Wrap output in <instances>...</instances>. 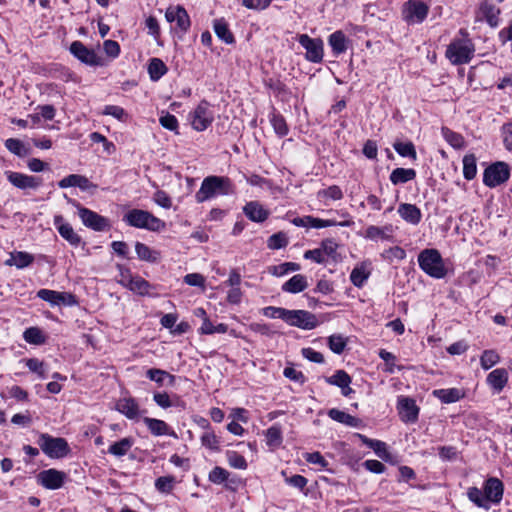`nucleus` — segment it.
<instances>
[{
  "label": "nucleus",
  "instance_id": "obj_13",
  "mask_svg": "<svg viewBox=\"0 0 512 512\" xmlns=\"http://www.w3.org/2000/svg\"><path fill=\"white\" fill-rule=\"evenodd\" d=\"M299 43L306 50V59L313 63H319L323 59V41L319 38H311L307 34H301Z\"/></svg>",
  "mask_w": 512,
  "mask_h": 512
},
{
  "label": "nucleus",
  "instance_id": "obj_63",
  "mask_svg": "<svg viewBox=\"0 0 512 512\" xmlns=\"http://www.w3.org/2000/svg\"><path fill=\"white\" fill-rule=\"evenodd\" d=\"M154 402L161 408L167 409L173 406L170 396L166 392H156L153 395Z\"/></svg>",
  "mask_w": 512,
  "mask_h": 512
},
{
  "label": "nucleus",
  "instance_id": "obj_45",
  "mask_svg": "<svg viewBox=\"0 0 512 512\" xmlns=\"http://www.w3.org/2000/svg\"><path fill=\"white\" fill-rule=\"evenodd\" d=\"M300 265L294 262H285L279 265L271 266L269 272L275 276H283L290 272L298 271Z\"/></svg>",
  "mask_w": 512,
  "mask_h": 512
},
{
  "label": "nucleus",
  "instance_id": "obj_47",
  "mask_svg": "<svg viewBox=\"0 0 512 512\" xmlns=\"http://www.w3.org/2000/svg\"><path fill=\"white\" fill-rule=\"evenodd\" d=\"M442 134L445 140L454 148L460 149L465 145L464 138L462 135L453 132L447 128L442 129Z\"/></svg>",
  "mask_w": 512,
  "mask_h": 512
},
{
  "label": "nucleus",
  "instance_id": "obj_20",
  "mask_svg": "<svg viewBox=\"0 0 512 512\" xmlns=\"http://www.w3.org/2000/svg\"><path fill=\"white\" fill-rule=\"evenodd\" d=\"M116 410L130 420H137L140 417V407L136 399L123 397L116 402Z\"/></svg>",
  "mask_w": 512,
  "mask_h": 512
},
{
  "label": "nucleus",
  "instance_id": "obj_60",
  "mask_svg": "<svg viewBox=\"0 0 512 512\" xmlns=\"http://www.w3.org/2000/svg\"><path fill=\"white\" fill-rule=\"evenodd\" d=\"M184 282L189 286L205 288V278L199 273H190L184 276Z\"/></svg>",
  "mask_w": 512,
  "mask_h": 512
},
{
  "label": "nucleus",
  "instance_id": "obj_18",
  "mask_svg": "<svg viewBox=\"0 0 512 512\" xmlns=\"http://www.w3.org/2000/svg\"><path fill=\"white\" fill-rule=\"evenodd\" d=\"M165 18L168 22L176 23V26L182 31H187L190 27V18L187 11L182 6H170L165 12Z\"/></svg>",
  "mask_w": 512,
  "mask_h": 512
},
{
  "label": "nucleus",
  "instance_id": "obj_3",
  "mask_svg": "<svg viewBox=\"0 0 512 512\" xmlns=\"http://www.w3.org/2000/svg\"><path fill=\"white\" fill-rule=\"evenodd\" d=\"M463 36L459 39H453L446 49V57L453 65L469 63L475 52V46L468 34L464 30H460Z\"/></svg>",
  "mask_w": 512,
  "mask_h": 512
},
{
  "label": "nucleus",
  "instance_id": "obj_11",
  "mask_svg": "<svg viewBox=\"0 0 512 512\" xmlns=\"http://www.w3.org/2000/svg\"><path fill=\"white\" fill-rule=\"evenodd\" d=\"M37 297L50 303L52 306H75L78 304L76 296L70 292H59L49 289H40Z\"/></svg>",
  "mask_w": 512,
  "mask_h": 512
},
{
  "label": "nucleus",
  "instance_id": "obj_25",
  "mask_svg": "<svg viewBox=\"0 0 512 512\" xmlns=\"http://www.w3.org/2000/svg\"><path fill=\"white\" fill-rule=\"evenodd\" d=\"M398 213L406 222L416 225L421 221V211L413 204L403 203L398 207Z\"/></svg>",
  "mask_w": 512,
  "mask_h": 512
},
{
  "label": "nucleus",
  "instance_id": "obj_36",
  "mask_svg": "<svg viewBox=\"0 0 512 512\" xmlns=\"http://www.w3.org/2000/svg\"><path fill=\"white\" fill-rule=\"evenodd\" d=\"M204 422H205L204 427L207 428V430L201 436L202 445L210 450L219 451V446H220L219 438L216 436L214 431L210 429V425H209L208 421L204 420Z\"/></svg>",
  "mask_w": 512,
  "mask_h": 512
},
{
  "label": "nucleus",
  "instance_id": "obj_12",
  "mask_svg": "<svg viewBox=\"0 0 512 512\" xmlns=\"http://www.w3.org/2000/svg\"><path fill=\"white\" fill-rule=\"evenodd\" d=\"M510 169L505 162L490 165L484 172V183L489 187H496L509 179Z\"/></svg>",
  "mask_w": 512,
  "mask_h": 512
},
{
  "label": "nucleus",
  "instance_id": "obj_23",
  "mask_svg": "<svg viewBox=\"0 0 512 512\" xmlns=\"http://www.w3.org/2000/svg\"><path fill=\"white\" fill-rule=\"evenodd\" d=\"M244 214L254 222H263L269 216V211L258 201H250L243 207Z\"/></svg>",
  "mask_w": 512,
  "mask_h": 512
},
{
  "label": "nucleus",
  "instance_id": "obj_35",
  "mask_svg": "<svg viewBox=\"0 0 512 512\" xmlns=\"http://www.w3.org/2000/svg\"><path fill=\"white\" fill-rule=\"evenodd\" d=\"M352 224H353V221L351 219H348V220L338 223L334 220H330V219L324 220V219L316 218V217L309 215L308 228L321 229V228H326V227H331V226H336V225H339L342 227H349Z\"/></svg>",
  "mask_w": 512,
  "mask_h": 512
},
{
  "label": "nucleus",
  "instance_id": "obj_46",
  "mask_svg": "<svg viewBox=\"0 0 512 512\" xmlns=\"http://www.w3.org/2000/svg\"><path fill=\"white\" fill-rule=\"evenodd\" d=\"M176 483L174 476H161L156 479L155 487L161 493H170Z\"/></svg>",
  "mask_w": 512,
  "mask_h": 512
},
{
  "label": "nucleus",
  "instance_id": "obj_44",
  "mask_svg": "<svg viewBox=\"0 0 512 512\" xmlns=\"http://www.w3.org/2000/svg\"><path fill=\"white\" fill-rule=\"evenodd\" d=\"M500 361V356L495 350H485L480 357V364L484 370H488Z\"/></svg>",
  "mask_w": 512,
  "mask_h": 512
},
{
  "label": "nucleus",
  "instance_id": "obj_61",
  "mask_svg": "<svg viewBox=\"0 0 512 512\" xmlns=\"http://www.w3.org/2000/svg\"><path fill=\"white\" fill-rule=\"evenodd\" d=\"M159 122L164 128L170 131H177L178 129V120L174 115L170 113L162 115L159 119Z\"/></svg>",
  "mask_w": 512,
  "mask_h": 512
},
{
  "label": "nucleus",
  "instance_id": "obj_8",
  "mask_svg": "<svg viewBox=\"0 0 512 512\" xmlns=\"http://www.w3.org/2000/svg\"><path fill=\"white\" fill-rule=\"evenodd\" d=\"M73 205L77 208L78 216L84 226L95 231H105L110 228V223L107 218L88 208L82 207L75 201H73Z\"/></svg>",
  "mask_w": 512,
  "mask_h": 512
},
{
  "label": "nucleus",
  "instance_id": "obj_54",
  "mask_svg": "<svg viewBox=\"0 0 512 512\" xmlns=\"http://www.w3.org/2000/svg\"><path fill=\"white\" fill-rule=\"evenodd\" d=\"M5 147L13 154L17 156H25L26 155V148L24 144L14 138H9L5 141Z\"/></svg>",
  "mask_w": 512,
  "mask_h": 512
},
{
  "label": "nucleus",
  "instance_id": "obj_2",
  "mask_svg": "<svg viewBox=\"0 0 512 512\" xmlns=\"http://www.w3.org/2000/svg\"><path fill=\"white\" fill-rule=\"evenodd\" d=\"M233 185L229 178L222 176H208L204 178L200 189L195 194L197 203H203L217 195H230Z\"/></svg>",
  "mask_w": 512,
  "mask_h": 512
},
{
  "label": "nucleus",
  "instance_id": "obj_56",
  "mask_svg": "<svg viewBox=\"0 0 512 512\" xmlns=\"http://www.w3.org/2000/svg\"><path fill=\"white\" fill-rule=\"evenodd\" d=\"M103 115L112 116L120 121L125 120V110L117 105H106L102 111Z\"/></svg>",
  "mask_w": 512,
  "mask_h": 512
},
{
  "label": "nucleus",
  "instance_id": "obj_53",
  "mask_svg": "<svg viewBox=\"0 0 512 512\" xmlns=\"http://www.w3.org/2000/svg\"><path fill=\"white\" fill-rule=\"evenodd\" d=\"M229 472L222 467L216 466L209 472V481L214 484H222L228 480Z\"/></svg>",
  "mask_w": 512,
  "mask_h": 512
},
{
  "label": "nucleus",
  "instance_id": "obj_9",
  "mask_svg": "<svg viewBox=\"0 0 512 512\" xmlns=\"http://www.w3.org/2000/svg\"><path fill=\"white\" fill-rule=\"evenodd\" d=\"M285 322L303 330H312L319 324L316 315L306 310H288Z\"/></svg>",
  "mask_w": 512,
  "mask_h": 512
},
{
  "label": "nucleus",
  "instance_id": "obj_40",
  "mask_svg": "<svg viewBox=\"0 0 512 512\" xmlns=\"http://www.w3.org/2000/svg\"><path fill=\"white\" fill-rule=\"evenodd\" d=\"M267 445L273 448L279 447L282 443V430L277 424L272 425L266 431Z\"/></svg>",
  "mask_w": 512,
  "mask_h": 512
},
{
  "label": "nucleus",
  "instance_id": "obj_21",
  "mask_svg": "<svg viewBox=\"0 0 512 512\" xmlns=\"http://www.w3.org/2000/svg\"><path fill=\"white\" fill-rule=\"evenodd\" d=\"M508 372L504 368H497L491 371L486 378L487 384L494 393H500L508 383Z\"/></svg>",
  "mask_w": 512,
  "mask_h": 512
},
{
  "label": "nucleus",
  "instance_id": "obj_22",
  "mask_svg": "<svg viewBox=\"0 0 512 512\" xmlns=\"http://www.w3.org/2000/svg\"><path fill=\"white\" fill-rule=\"evenodd\" d=\"M54 225L57 228L59 234L72 245H78L80 243V237L74 231L73 227L64 221L63 216L56 215L54 217Z\"/></svg>",
  "mask_w": 512,
  "mask_h": 512
},
{
  "label": "nucleus",
  "instance_id": "obj_43",
  "mask_svg": "<svg viewBox=\"0 0 512 512\" xmlns=\"http://www.w3.org/2000/svg\"><path fill=\"white\" fill-rule=\"evenodd\" d=\"M23 338L30 344L40 345L45 342L42 331L37 327H29L23 333Z\"/></svg>",
  "mask_w": 512,
  "mask_h": 512
},
{
  "label": "nucleus",
  "instance_id": "obj_31",
  "mask_svg": "<svg viewBox=\"0 0 512 512\" xmlns=\"http://www.w3.org/2000/svg\"><path fill=\"white\" fill-rule=\"evenodd\" d=\"M340 246L334 239H326L321 243V247L316 250H308L304 256H332L334 253H338Z\"/></svg>",
  "mask_w": 512,
  "mask_h": 512
},
{
  "label": "nucleus",
  "instance_id": "obj_62",
  "mask_svg": "<svg viewBox=\"0 0 512 512\" xmlns=\"http://www.w3.org/2000/svg\"><path fill=\"white\" fill-rule=\"evenodd\" d=\"M26 366L30 371L37 373L40 376V378H46L43 362L39 361L38 359L31 358L27 360Z\"/></svg>",
  "mask_w": 512,
  "mask_h": 512
},
{
  "label": "nucleus",
  "instance_id": "obj_5",
  "mask_svg": "<svg viewBox=\"0 0 512 512\" xmlns=\"http://www.w3.org/2000/svg\"><path fill=\"white\" fill-rule=\"evenodd\" d=\"M37 444L42 452L51 459H61L70 453V448L66 439L53 437L47 433H41Z\"/></svg>",
  "mask_w": 512,
  "mask_h": 512
},
{
  "label": "nucleus",
  "instance_id": "obj_14",
  "mask_svg": "<svg viewBox=\"0 0 512 512\" xmlns=\"http://www.w3.org/2000/svg\"><path fill=\"white\" fill-rule=\"evenodd\" d=\"M66 479V474L54 468L43 470L37 475V482L49 490L60 489Z\"/></svg>",
  "mask_w": 512,
  "mask_h": 512
},
{
  "label": "nucleus",
  "instance_id": "obj_49",
  "mask_svg": "<svg viewBox=\"0 0 512 512\" xmlns=\"http://www.w3.org/2000/svg\"><path fill=\"white\" fill-rule=\"evenodd\" d=\"M393 147L396 152L403 157H411L414 160L417 157L416 150L412 142H396Z\"/></svg>",
  "mask_w": 512,
  "mask_h": 512
},
{
  "label": "nucleus",
  "instance_id": "obj_7",
  "mask_svg": "<svg viewBox=\"0 0 512 512\" xmlns=\"http://www.w3.org/2000/svg\"><path fill=\"white\" fill-rule=\"evenodd\" d=\"M429 12V7L419 0H408L402 7V18L408 24L422 23Z\"/></svg>",
  "mask_w": 512,
  "mask_h": 512
},
{
  "label": "nucleus",
  "instance_id": "obj_26",
  "mask_svg": "<svg viewBox=\"0 0 512 512\" xmlns=\"http://www.w3.org/2000/svg\"><path fill=\"white\" fill-rule=\"evenodd\" d=\"M432 394L445 404L455 403L465 396L463 390L459 388L436 389Z\"/></svg>",
  "mask_w": 512,
  "mask_h": 512
},
{
  "label": "nucleus",
  "instance_id": "obj_41",
  "mask_svg": "<svg viewBox=\"0 0 512 512\" xmlns=\"http://www.w3.org/2000/svg\"><path fill=\"white\" fill-rule=\"evenodd\" d=\"M477 173L476 157L467 154L463 158V175L467 180H472Z\"/></svg>",
  "mask_w": 512,
  "mask_h": 512
},
{
  "label": "nucleus",
  "instance_id": "obj_6",
  "mask_svg": "<svg viewBox=\"0 0 512 512\" xmlns=\"http://www.w3.org/2000/svg\"><path fill=\"white\" fill-rule=\"evenodd\" d=\"M189 121L192 128L198 132L206 130L214 121V112L211 105L203 100L190 112Z\"/></svg>",
  "mask_w": 512,
  "mask_h": 512
},
{
  "label": "nucleus",
  "instance_id": "obj_1",
  "mask_svg": "<svg viewBox=\"0 0 512 512\" xmlns=\"http://www.w3.org/2000/svg\"><path fill=\"white\" fill-rule=\"evenodd\" d=\"M504 485L496 477H489L483 484V491L477 487H470L467 496L477 507L490 509V503L499 504L503 498Z\"/></svg>",
  "mask_w": 512,
  "mask_h": 512
},
{
  "label": "nucleus",
  "instance_id": "obj_15",
  "mask_svg": "<svg viewBox=\"0 0 512 512\" xmlns=\"http://www.w3.org/2000/svg\"><path fill=\"white\" fill-rule=\"evenodd\" d=\"M5 176L10 184L21 190H36L41 185V179L39 177L30 176L20 172L5 171Z\"/></svg>",
  "mask_w": 512,
  "mask_h": 512
},
{
  "label": "nucleus",
  "instance_id": "obj_16",
  "mask_svg": "<svg viewBox=\"0 0 512 512\" xmlns=\"http://www.w3.org/2000/svg\"><path fill=\"white\" fill-rule=\"evenodd\" d=\"M397 410L400 419L404 423H415L419 416V407L413 398L400 396L397 402Z\"/></svg>",
  "mask_w": 512,
  "mask_h": 512
},
{
  "label": "nucleus",
  "instance_id": "obj_29",
  "mask_svg": "<svg viewBox=\"0 0 512 512\" xmlns=\"http://www.w3.org/2000/svg\"><path fill=\"white\" fill-rule=\"evenodd\" d=\"M308 287L307 278L304 275L296 274L282 285L284 292L296 294Z\"/></svg>",
  "mask_w": 512,
  "mask_h": 512
},
{
  "label": "nucleus",
  "instance_id": "obj_57",
  "mask_svg": "<svg viewBox=\"0 0 512 512\" xmlns=\"http://www.w3.org/2000/svg\"><path fill=\"white\" fill-rule=\"evenodd\" d=\"M153 201L160 207L169 209L172 207V199L162 190H157L153 195Z\"/></svg>",
  "mask_w": 512,
  "mask_h": 512
},
{
  "label": "nucleus",
  "instance_id": "obj_33",
  "mask_svg": "<svg viewBox=\"0 0 512 512\" xmlns=\"http://www.w3.org/2000/svg\"><path fill=\"white\" fill-rule=\"evenodd\" d=\"M416 177V172L411 168H396L390 174V181L394 184H403L413 180Z\"/></svg>",
  "mask_w": 512,
  "mask_h": 512
},
{
  "label": "nucleus",
  "instance_id": "obj_51",
  "mask_svg": "<svg viewBox=\"0 0 512 512\" xmlns=\"http://www.w3.org/2000/svg\"><path fill=\"white\" fill-rule=\"evenodd\" d=\"M288 244V237L284 232L271 235L267 240V246L271 249H280Z\"/></svg>",
  "mask_w": 512,
  "mask_h": 512
},
{
  "label": "nucleus",
  "instance_id": "obj_38",
  "mask_svg": "<svg viewBox=\"0 0 512 512\" xmlns=\"http://www.w3.org/2000/svg\"><path fill=\"white\" fill-rule=\"evenodd\" d=\"M167 72V67L159 58H152L148 65V73L153 81H158Z\"/></svg>",
  "mask_w": 512,
  "mask_h": 512
},
{
  "label": "nucleus",
  "instance_id": "obj_42",
  "mask_svg": "<svg viewBox=\"0 0 512 512\" xmlns=\"http://www.w3.org/2000/svg\"><path fill=\"white\" fill-rule=\"evenodd\" d=\"M317 197L319 199L337 201L343 198V192L339 186L332 185L328 188L319 190L317 192Z\"/></svg>",
  "mask_w": 512,
  "mask_h": 512
},
{
  "label": "nucleus",
  "instance_id": "obj_4",
  "mask_svg": "<svg viewBox=\"0 0 512 512\" xmlns=\"http://www.w3.org/2000/svg\"><path fill=\"white\" fill-rule=\"evenodd\" d=\"M129 226L159 232L165 229L166 224L152 213L142 209H131L123 216Z\"/></svg>",
  "mask_w": 512,
  "mask_h": 512
},
{
  "label": "nucleus",
  "instance_id": "obj_59",
  "mask_svg": "<svg viewBox=\"0 0 512 512\" xmlns=\"http://www.w3.org/2000/svg\"><path fill=\"white\" fill-rule=\"evenodd\" d=\"M288 309L282 307L268 306L263 309V314L269 318H279L283 321L286 320Z\"/></svg>",
  "mask_w": 512,
  "mask_h": 512
},
{
  "label": "nucleus",
  "instance_id": "obj_50",
  "mask_svg": "<svg viewBox=\"0 0 512 512\" xmlns=\"http://www.w3.org/2000/svg\"><path fill=\"white\" fill-rule=\"evenodd\" d=\"M127 288H129L133 292L145 295L149 291L150 284L141 277L133 276L131 282L127 285Z\"/></svg>",
  "mask_w": 512,
  "mask_h": 512
},
{
  "label": "nucleus",
  "instance_id": "obj_34",
  "mask_svg": "<svg viewBox=\"0 0 512 512\" xmlns=\"http://www.w3.org/2000/svg\"><path fill=\"white\" fill-rule=\"evenodd\" d=\"M214 32L219 39L224 41L226 44L234 43L235 39L233 34L228 28L227 23L224 19H216L213 23Z\"/></svg>",
  "mask_w": 512,
  "mask_h": 512
},
{
  "label": "nucleus",
  "instance_id": "obj_19",
  "mask_svg": "<svg viewBox=\"0 0 512 512\" xmlns=\"http://www.w3.org/2000/svg\"><path fill=\"white\" fill-rule=\"evenodd\" d=\"M143 422L147 426L150 433L154 436L167 435L175 439L178 438L177 433L163 420L144 417Z\"/></svg>",
  "mask_w": 512,
  "mask_h": 512
},
{
  "label": "nucleus",
  "instance_id": "obj_48",
  "mask_svg": "<svg viewBox=\"0 0 512 512\" xmlns=\"http://www.w3.org/2000/svg\"><path fill=\"white\" fill-rule=\"evenodd\" d=\"M391 229L389 227H378V226H369L365 230V237L371 240L385 239L388 237Z\"/></svg>",
  "mask_w": 512,
  "mask_h": 512
},
{
  "label": "nucleus",
  "instance_id": "obj_32",
  "mask_svg": "<svg viewBox=\"0 0 512 512\" xmlns=\"http://www.w3.org/2000/svg\"><path fill=\"white\" fill-rule=\"evenodd\" d=\"M133 444L134 440L131 437L122 438L110 445L108 453L116 457H123L132 448Z\"/></svg>",
  "mask_w": 512,
  "mask_h": 512
},
{
  "label": "nucleus",
  "instance_id": "obj_37",
  "mask_svg": "<svg viewBox=\"0 0 512 512\" xmlns=\"http://www.w3.org/2000/svg\"><path fill=\"white\" fill-rule=\"evenodd\" d=\"M146 377L156 382L159 386H162L164 384V380L166 378L169 379V384L173 385L175 382L176 377L170 373H168L165 370L158 369V368H150L146 371Z\"/></svg>",
  "mask_w": 512,
  "mask_h": 512
},
{
  "label": "nucleus",
  "instance_id": "obj_28",
  "mask_svg": "<svg viewBox=\"0 0 512 512\" xmlns=\"http://www.w3.org/2000/svg\"><path fill=\"white\" fill-rule=\"evenodd\" d=\"M328 43L335 55L344 53L348 48V39L341 30L333 32L328 38Z\"/></svg>",
  "mask_w": 512,
  "mask_h": 512
},
{
  "label": "nucleus",
  "instance_id": "obj_55",
  "mask_svg": "<svg viewBox=\"0 0 512 512\" xmlns=\"http://www.w3.org/2000/svg\"><path fill=\"white\" fill-rule=\"evenodd\" d=\"M329 348L336 354H341L346 347V340L341 335H332L328 339Z\"/></svg>",
  "mask_w": 512,
  "mask_h": 512
},
{
  "label": "nucleus",
  "instance_id": "obj_10",
  "mask_svg": "<svg viewBox=\"0 0 512 512\" xmlns=\"http://www.w3.org/2000/svg\"><path fill=\"white\" fill-rule=\"evenodd\" d=\"M420 268L433 278H444L451 270V264L444 258H417Z\"/></svg>",
  "mask_w": 512,
  "mask_h": 512
},
{
  "label": "nucleus",
  "instance_id": "obj_24",
  "mask_svg": "<svg viewBox=\"0 0 512 512\" xmlns=\"http://www.w3.org/2000/svg\"><path fill=\"white\" fill-rule=\"evenodd\" d=\"M58 186L60 188H69V187H79L81 190H88L94 185L89 181V179L85 176L79 174H71L58 182Z\"/></svg>",
  "mask_w": 512,
  "mask_h": 512
},
{
  "label": "nucleus",
  "instance_id": "obj_27",
  "mask_svg": "<svg viewBox=\"0 0 512 512\" xmlns=\"http://www.w3.org/2000/svg\"><path fill=\"white\" fill-rule=\"evenodd\" d=\"M370 271V263L368 261H364L360 265H357L350 274V280L353 285L358 288L362 287L368 279Z\"/></svg>",
  "mask_w": 512,
  "mask_h": 512
},
{
  "label": "nucleus",
  "instance_id": "obj_17",
  "mask_svg": "<svg viewBox=\"0 0 512 512\" xmlns=\"http://www.w3.org/2000/svg\"><path fill=\"white\" fill-rule=\"evenodd\" d=\"M70 52L81 62L90 65L98 66L101 64V59L97 56L94 50L88 49L82 42L74 41L70 46Z\"/></svg>",
  "mask_w": 512,
  "mask_h": 512
},
{
  "label": "nucleus",
  "instance_id": "obj_64",
  "mask_svg": "<svg viewBox=\"0 0 512 512\" xmlns=\"http://www.w3.org/2000/svg\"><path fill=\"white\" fill-rule=\"evenodd\" d=\"M363 466L365 469L375 474H382L386 470V467L382 462L373 459L366 460L363 463Z\"/></svg>",
  "mask_w": 512,
  "mask_h": 512
},
{
  "label": "nucleus",
  "instance_id": "obj_39",
  "mask_svg": "<svg viewBox=\"0 0 512 512\" xmlns=\"http://www.w3.org/2000/svg\"><path fill=\"white\" fill-rule=\"evenodd\" d=\"M325 381L330 385H334L342 389L350 385L352 379L344 370H337L334 375L326 377Z\"/></svg>",
  "mask_w": 512,
  "mask_h": 512
},
{
  "label": "nucleus",
  "instance_id": "obj_52",
  "mask_svg": "<svg viewBox=\"0 0 512 512\" xmlns=\"http://www.w3.org/2000/svg\"><path fill=\"white\" fill-rule=\"evenodd\" d=\"M227 460L231 467L235 469H246L247 468V461L236 451H228L227 452Z\"/></svg>",
  "mask_w": 512,
  "mask_h": 512
},
{
  "label": "nucleus",
  "instance_id": "obj_58",
  "mask_svg": "<svg viewBox=\"0 0 512 512\" xmlns=\"http://www.w3.org/2000/svg\"><path fill=\"white\" fill-rule=\"evenodd\" d=\"M271 123L274 128V131L280 135L285 136L288 133V127L285 119L280 115H273L271 118Z\"/></svg>",
  "mask_w": 512,
  "mask_h": 512
},
{
  "label": "nucleus",
  "instance_id": "obj_30",
  "mask_svg": "<svg viewBox=\"0 0 512 512\" xmlns=\"http://www.w3.org/2000/svg\"><path fill=\"white\" fill-rule=\"evenodd\" d=\"M480 11H481L482 15L485 17L487 23L491 27L494 28L499 25V15L501 13L500 8L485 1L481 4Z\"/></svg>",
  "mask_w": 512,
  "mask_h": 512
}]
</instances>
